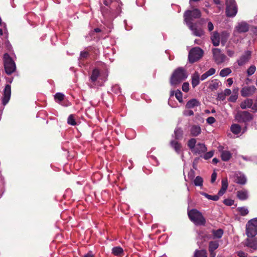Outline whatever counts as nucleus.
Listing matches in <instances>:
<instances>
[{
  "label": "nucleus",
  "instance_id": "f257e3e1",
  "mask_svg": "<svg viewBox=\"0 0 257 257\" xmlns=\"http://www.w3.org/2000/svg\"><path fill=\"white\" fill-rule=\"evenodd\" d=\"M105 6H101V14L105 20L111 21L121 13L122 3L118 0H102Z\"/></svg>",
  "mask_w": 257,
  "mask_h": 257
},
{
  "label": "nucleus",
  "instance_id": "f03ea898",
  "mask_svg": "<svg viewBox=\"0 0 257 257\" xmlns=\"http://www.w3.org/2000/svg\"><path fill=\"white\" fill-rule=\"evenodd\" d=\"M187 145L192 153L195 155H200V156L207 150V147L204 144L201 143H196V140L194 138L189 140Z\"/></svg>",
  "mask_w": 257,
  "mask_h": 257
},
{
  "label": "nucleus",
  "instance_id": "7ed1b4c3",
  "mask_svg": "<svg viewBox=\"0 0 257 257\" xmlns=\"http://www.w3.org/2000/svg\"><path fill=\"white\" fill-rule=\"evenodd\" d=\"M188 75L186 70L183 67H178L175 69L171 75L170 84L171 85H176L181 81L186 79Z\"/></svg>",
  "mask_w": 257,
  "mask_h": 257
},
{
  "label": "nucleus",
  "instance_id": "20e7f679",
  "mask_svg": "<svg viewBox=\"0 0 257 257\" xmlns=\"http://www.w3.org/2000/svg\"><path fill=\"white\" fill-rule=\"evenodd\" d=\"M188 215L190 220L196 225H204L206 223V220L201 212L196 209L188 211Z\"/></svg>",
  "mask_w": 257,
  "mask_h": 257
},
{
  "label": "nucleus",
  "instance_id": "39448f33",
  "mask_svg": "<svg viewBox=\"0 0 257 257\" xmlns=\"http://www.w3.org/2000/svg\"><path fill=\"white\" fill-rule=\"evenodd\" d=\"M4 65L6 73L11 75L16 70V65L15 61L8 53H5L3 56Z\"/></svg>",
  "mask_w": 257,
  "mask_h": 257
},
{
  "label": "nucleus",
  "instance_id": "423d86ee",
  "mask_svg": "<svg viewBox=\"0 0 257 257\" xmlns=\"http://www.w3.org/2000/svg\"><path fill=\"white\" fill-rule=\"evenodd\" d=\"M246 234L248 237H253L257 234V217L249 220L246 224Z\"/></svg>",
  "mask_w": 257,
  "mask_h": 257
},
{
  "label": "nucleus",
  "instance_id": "0eeeda50",
  "mask_svg": "<svg viewBox=\"0 0 257 257\" xmlns=\"http://www.w3.org/2000/svg\"><path fill=\"white\" fill-rule=\"evenodd\" d=\"M201 16V12L197 9H194L192 11L187 10L184 14V22L186 24L193 23L192 21L199 18Z\"/></svg>",
  "mask_w": 257,
  "mask_h": 257
},
{
  "label": "nucleus",
  "instance_id": "6e6552de",
  "mask_svg": "<svg viewBox=\"0 0 257 257\" xmlns=\"http://www.w3.org/2000/svg\"><path fill=\"white\" fill-rule=\"evenodd\" d=\"M225 12L228 17L235 16L237 12V7L235 0H226Z\"/></svg>",
  "mask_w": 257,
  "mask_h": 257
},
{
  "label": "nucleus",
  "instance_id": "1a4fd4ad",
  "mask_svg": "<svg viewBox=\"0 0 257 257\" xmlns=\"http://www.w3.org/2000/svg\"><path fill=\"white\" fill-rule=\"evenodd\" d=\"M203 51L199 47H195L190 50L188 55V60L190 63L198 61L202 56Z\"/></svg>",
  "mask_w": 257,
  "mask_h": 257
},
{
  "label": "nucleus",
  "instance_id": "9d476101",
  "mask_svg": "<svg viewBox=\"0 0 257 257\" xmlns=\"http://www.w3.org/2000/svg\"><path fill=\"white\" fill-rule=\"evenodd\" d=\"M235 119L238 122H246L252 119L251 114L246 111H237L234 116Z\"/></svg>",
  "mask_w": 257,
  "mask_h": 257
},
{
  "label": "nucleus",
  "instance_id": "9b49d317",
  "mask_svg": "<svg viewBox=\"0 0 257 257\" xmlns=\"http://www.w3.org/2000/svg\"><path fill=\"white\" fill-rule=\"evenodd\" d=\"M213 58L215 62L219 65L225 61L226 56L221 52L219 48H213L212 49Z\"/></svg>",
  "mask_w": 257,
  "mask_h": 257
},
{
  "label": "nucleus",
  "instance_id": "f8f14e48",
  "mask_svg": "<svg viewBox=\"0 0 257 257\" xmlns=\"http://www.w3.org/2000/svg\"><path fill=\"white\" fill-rule=\"evenodd\" d=\"M11 96V87L9 84H6L4 89L3 97H2V104L5 106L10 101Z\"/></svg>",
  "mask_w": 257,
  "mask_h": 257
},
{
  "label": "nucleus",
  "instance_id": "ddd939ff",
  "mask_svg": "<svg viewBox=\"0 0 257 257\" xmlns=\"http://www.w3.org/2000/svg\"><path fill=\"white\" fill-rule=\"evenodd\" d=\"M251 57V52L249 51H245L236 61L239 66H242L247 63Z\"/></svg>",
  "mask_w": 257,
  "mask_h": 257
},
{
  "label": "nucleus",
  "instance_id": "4468645a",
  "mask_svg": "<svg viewBox=\"0 0 257 257\" xmlns=\"http://www.w3.org/2000/svg\"><path fill=\"white\" fill-rule=\"evenodd\" d=\"M248 29L249 26L248 24L245 22H241L235 26L233 33L234 35H235L236 33H245L248 31Z\"/></svg>",
  "mask_w": 257,
  "mask_h": 257
},
{
  "label": "nucleus",
  "instance_id": "2eb2a0df",
  "mask_svg": "<svg viewBox=\"0 0 257 257\" xmlns=\"http://www.w3.org/2000/svg\"><path fill=\"white\" fill-rule=\"evenodd\" d=\"M256 90V88L253 85L244 86L241 90V95L243 97L251 96L255 93Z\"/></svg>",
  "mask_w": 257,
  "mask_h": 257
},
{
  "label": "nucleus",
  "instance_id": "dca6fc26",
  "mask_svg": "<svg viewBox=\"0 0 257 257\" xmlns=\"http://www.w3.org/2000/svg\"><path fill=\"white\" fill-rule=\"evenodd\" d=\"M192 34L197 37H201L204 35V32L201 28H197L196 24L193 23L186 24Z\"/></svg>",
  "mask_w": 257,
  "mask_h": 257
},
{
  "label": "nucleus",
  "instance_id": "f3484780",
  "mask_svg": "<svg viewBox=\"0 0 257 257\" xmlns=\"http://www.w3.org/2000/svg\"><path fill=\"white\" fill-rule=\"evenodd\" d=\"M244 245L251 249V251L257 249V240L255 238H247L244 242Z\"/></svg>",
  "mask_w": 257,
  "mask_h": 257
},
{
  "label": "nucleus",
  "instance_id": "a211bd4d",
  "mask_svg": "<svg viewBox=\"0 0 257 257\" xmlns=\"http://www.w3.org/2000/svg\"><path fill=\"white\" fill-rule=\"evenodd\" d=\"M235 182L239 184L244 185L246 182V178L245 175L240 172L235 174Z\"/></svg>",
  "mask_w": 257,
  "mask_h": 257
},
{
  "label": "nucleus",
  "instance_id": "6ab92c4d",
  "mask_svg": "<svg viewBox=\"0 0 257 257\" xmlns=\"http://www.w3.org/2000/svg\"><path fill=\"white\" fill-rule=\"evenodd\" d=\"M210 39L214 46H218L220 44V34L217 31L211 33Z\"/></svg>",
  "mask_w": 257,
  "mask_h": 257
},
{
  "label": "nucleus",
  "instance_id": "aec40b11",
  "mask_svg": "<svg viewBox=\"0 0 257 257\" xmlns=\"http://www.w3.org/2000/svg\"><path fill=\"white\" fill-rule=\"evenodd\" d=\"M200 83V76L197 72H194L191 76V85L193 88H195Z\"/></svg>",
  "mask_w": 257,
  "mask_h": 257
},
{
  "label": "nucleus",
  "instance_id": "412c9836",
  "mask_svg": "<svg viewBox=\"0 0 257 257\" xmlns=\"http://www.w3.org/2000/svg\"><path fill=\"white\" fill-rule=\"evenodd\" d=\"M90 54L87 51H81L80 54V56L78 58L79 61V66L80 67H82L85 65L83 61L85 59H87L88 57H89Z\"/></svg>",
  "mask_w": 257,
  "mask_h": 257
},
{
  "label": "nucleus",
  "instance_id": "4be33fe9",
  "mask_svg": "<svg viewBox=\"0 0 257 257\" xmlns=\"http://www.w3.org/2000/svg\"><path fill=\"white\" fill-rule=\"evenodd\" d=\"M229 33L226 31H224L221 32L220 34V41L222 46H224L225 45L229 37Z\"/></svg>",
  "mask_w": 257,
  "mask_h": 257
},
{
  "label": "nucleus",
  "instance_id": "5701e85b",
  "mask_svg": "<svg viewBox=\"0 0 257 257\" xmlns=\"http://www.w3.org/2000/svg\"><path fill=\"white\" fill-rule=\"evenodd\" d=\"M190 132L191 136L196 137L201 133V129L199 125H193L191 126Z\"/></svg>",
  "mask_w": 257,
  "mask_h": 257
},
{
  "label": "nucleus",
  "instance_id": "b1692460",
  "mask_svg": "<svg viewBox=\"0 0 257 257\" xmlns=\"http://www.w3.org/2000/svg\"><path fill=\"white\" fill-rule=\"evenodd\" d=\"M200 103L199 101L193 98L189 100L186 104V107L188 109L193 108L196 106L200 105Z\"/></svg>",
  "mask_w": 257,
  "mask_h": 257
},
{
  "label": "nucleus",
  "instance_id": "393cba45",
  "mask_svg": "<svg viewBox=\"0 0 257 257\" xmlns=\"http://www.w3.org/2000/svg\"><path fill=\"white\" fill-rule=\"evenodd\" d=\"M170 145L178 154L181 153L182 145L181 144L175 141H171L170 142Z\"/></svg>",
  "mask_w": 257,
  "mask_h": 257
},
{
  "label": "nucleus",
  "instance_id": "a878e982",
  "mask_svg": "<svg viewBox=\"0 0 257 257\" xmlns=\"http://www.w3.org/2000/svg\"><path fill=\"white\" fill-rule=\"evenodd\" d=\"M237 197L240 200H245L248 198V191L246 190H241L237 192Z\"/></svg>",
  "mask_w": 257,
  "mask_h": 257
},
{
  "label": "nucleus",
  "instance_id": "bb28decb",
  "mask_svg": "<svg viewBox=\"0 0 257 257\" xmlns=\"http://www.w3.org/2000/svg\"><path fill=\"white\" fill-rule=\"evenodd\" d=\"M252 100L251 99H246L243 101L241 102L240 106L242 109H245L247 108H250L252 105Z\"/></svg>",
  "mask_w": 257,
  "mask_h": 257
},
{
  "label": "nucleus",
  "instance_id": "cd10ccee",
  "mask_svg": "<svg viewBox=\"0 0 257 257\" xmlns=\"http://www.w3.org/2000/svg\"><path fill=\"white\" fill-rule=\"evenodd\" d=\"M174 95H175L176 98L180 102H183L182 93L180 90L177 89L176 91H171L170 97L174 96Z\"/></svg>",
  "mask_w": 257,
  "mask_h": 257
},
{
  "label": "nucleus",
  "instance_id": "c85d7f7f",
  "mask_svg": "<svg viewBox=\"0 0 257 257\" xmlns=\"http://www.w3.org/2000/svg\"><path fill=\"white\" fill-rule=\"evenodd\" d=\"M230 131L234 135H239L241 132V128L238 124H233L230 126Z\"/></svg>",
  "mask_w": 257,
  "mask_h": 257
},
{
  "label": "nucleus",
  "instance_id": "c756f323",
  "mask_svg": "<svg viewBox=\"0 0 257 257\" xmlns=\"http://www.w3.org/2000/svg\"><path fill=\"white\" fill-rule=\"evenodd\" d=\"M231 157V154L229 151L224 150L221 153V158L223 161H228Z\"/></svg>",
  "mask_w": 257,
  "mask_h": 257
},
{
  "label": "nucleus",
  "instance_id": "7c9ffc66",
  "mask_svg": "<svg viewBox=\"0 0 257 257\" xmlns=\"http://www.w3.org/2000/svg\"><path fill=\"white\" fill-rule=\"evenodd\" d=\"M219 246L218 241H211L209 242L208 250L209 252L214 251Z\"/></svg>",
  "mask_w": 257,
  "mask_h": 257
},
{
  "label": "nucleus",
  "instance_id": "2f4dec72",
  "mask_svg": "<svg viewBox=\"0 0 257 257\" xmlns=\"http://www.w3.org/2000/svg\"><path fill=\"white\" fill-rule=\"evenodd\" d=\"M221 85V83L217 79L211 81L209 84V88L212 90H216Z\"/></svg>",
  "mask_w": 257,
  "mask_h": 257
},
{
  "label": "nucleus",
  "instance_id": "473e14b6",
  "mask_svg": "<svg viewBox=\"0 0 257 257\" xmlns=\"http://www.w3.org/2000/svg\"><path fill=\"white\" fill-rule=\"evenodd\" d=\"M123 253V249L120 246H115L112 248V253L116 256H120Z\"/></svg>",
  "mask_w": 257,
  "mask_h": 257
},
{
  "label": "nucleus",
  "instance_id": "72a5a7b5",
  "mask_svg": "<svg viewBox=\"0 0 257 257\" xmlns=\"http://www.w3.org/2000/svg\"><path fill=\"white\" fill-rule=\"evenodd\" d=\"M99 75L100 72L99 70L96 68L93 69L90 76L91 81L93 82H95Z\"/></svg>",
  "mask_w": 257,
  "mask_h": 257
},
{
  "label": "nucleus",
  "instance_id": "f704fd0d",
  "mask_svg": "<svg viewBox=\"0 0 257 257\" xmlns=\"http://www.w3.org/2000/svg\"><path fill=\"white\" fill-rule=\"evenodd\" d=\"M207 251L205 249H196L194 253V257H207Z\"/></svg>",
  "mask_w": 257,
  "mask_h": 257
},
{
  "label": "nucleus",
  "instance_id": "c9c22d12",
  "mask_svg": "<svg viewBox=\"0 0 257 257\" xmlns=\"http://www.w3.org/2000/svg\"><path fill=\"white\" fill-rule=\"evenodd\" d=\"M212 233L213 236V238H220L222 236L223 231L221 229L212 230Z\"/></svg>",
  "mask_w": 257,
  "mask_h": 257
},
{
  "label": "nucleus",
  "instance_id": "e433bc0d",
  "mask_svg": "<svg viewBox=\"0 0 257 257\" xmlns=\"http://www.w3.org/2000/svg\"><path fill=\"white\" fill-rule=\"evenodd\" d=\"M200 194L204 197H205L206 198H207L209 200H211L213 201H217L219 199V197L218 195H210L206 193L203 192H200Z\"/></svg>",
  "mask_w": 257,
  "mask_h": 257
},
{
  "label": "nucleus",
  "instance_id": "4c0bfd02",
  "mask_svg": "<svg viewBox=\"0 0 257 257\" xmlns=\"http://www.w3.org/2000/svg\"><path fill=\"white\" fill-rule=\"evenodd\" d=\"M237 211L241 216H245L248 214L249 211L246 207H239L236 209Z\"/></svg>",
  "mask_w": 257,
  "mask_h": 257
},
{
  "label": "nucleus",
  "instance_id": "58836bf2",
  "mask_svg": "<svg viewBox=\"0 0 257 257\" xmlns=\"http://www.w3.org/2000/svg\"><path fill=\"white\" fill-rule=\"evenodd\" d=\"M231 73V70L229 68H225L222 69L219 73V75L222 77L228 76Z\"/></svg>",
  "mask_w": 257,
  "mask_h": 257
},
{
  "label": "nucleus",
  "instance_id": "ea45409f",
  "mask_svg": "<svg viewBox=\"0 0 257 257\" xmlns=\"http://www.w3.org/2000/svg\"><path fill=\"white\" fill-rule=\"evenodd\" d=\"M175 138L176 140L181 139L183 135V131L180 128H177L174 131Z\"/></svg>",
  "mask_w": 257,
  "mask_h": 257
},
{
  "label": "nucleus",
  "instance_id": "a19ab883",
  "mask_svg": "<svg viewBox=\"0 0 257 257\" xmlns=\"http://www.w3.org/2000/svg\"><path fill=\"white\" fill-rule=\"evenodd\" d=\"M64 98V94L60 93V92L56 93L54 95V99H55V101L59 103L62 101L63 100Z\"/></svg>",
  "mask_w": 257,
  "mask_h": 257
},
{
  "label": "nucleus",
  "instance_id": "79ce46f5",
  "mask_svg": "<svg viewBox=\"0 0 257 257\" xmlns=\"http://www.w3.org/2000/svg\"><path fill=\"white\" fill-rule=\"evenodd\" d=\"M194 184L196 186H202L203 185V179L200 176H197L194 180Z\"/></svg>",
  "mask_w": 257,
  "mask_h": 257
},
{
  "label": "nucleus",
  "instance_id": "37998d69",
  "mask_svg": "<svg viewBox=\"0 0 257 257\" xmlns=\"http://www.w3.org/2000/svg\"><path fill=\"white\" fill-rule=\"evenodd\" d=\"M214 154V151H210L208 152H205L204 153V154L200 156L201 157H202L205 160H208L211 158H212Z\"/></svg>",
  "mask_w": 257,
  "mask_h": 257
},
{
  "label": "nucleus",
  "instance_id": "c03bdc74",
  "mask_svg": "<svg viewBox=\"0 0 257 257\" xmlns=\"http://www.w3.org/2000/svg\"><path fill=\"white\" fill-rule=\"evenodd\" d=\"M256 71V67L255 66L252 65H251L247 70L246 73L247 74V76H249L252 75L254 73V72Z\"/></svg>",
  "mask_w": 257,
  "mask_h": 257
},
{
  "label": "nucleus",
  "instance_id": "a18cd8bd",
  "mask_svg": "<svg viewBox=\"0 0 257 257\" xmlns=\"http://www.w3.org/2000/svg\"><path fill=\"white\" fill-rule=\"evenodd\" d=\"M67 122L69 124L71 125H75L76 124V122L73 114H71L68 116Z\"/></svg>",
  "mask_w": 257,
  "mask_h": 257
},
{
  "label": "nucleus",
  "instance_id": "49530a36",
  "mask_svg": "<svg viewBox=\"0 0 257 257\" xmlns=\"http://www.w3.org/2000/svg\"><path fill=\"white\" fill-rule=\"evenodd\" d=\"M238 98V94H236V92H232L231 95L229 97L228 100L231 102H235Z\"/></svg>",
  "mask_w": 257,
  "mask_h": 257
},
{
  "label": "nucleus",
  "instance_id": "de8ad7c7",
  "mask_svg": "<svg viewBox=\"0 0 257 257\" xmlns=\"http://www.w3.org/2000/svg\"><path fill=\"white\" fill-rule=\"evenodd\" d=\"M223 203L227 206H232L234 203V201L231 199H225L223 200Z\"/></svg>",
  "mask_w": 257,
  "mask_h": 257
},
{
  "label": "nucleus",
  "instance_id": "09e8293b",
  "mask_svg": "<svg viewBox=\"0 0 257 257\" xmlns=\"http://www.w3.org/2000/svg\"><path fill=\"white\" fill-rule=\"evenodd\" d=\"M228 187V182L227 179H223L221 181V188L227 190Z\"/></svg>",
  "mask_w": 257,
  "mask_h": 257
},
{
  "label": "nucleus",
  "instance_id": "8fccbe9b",
  "mask_svg": "<svg viewBox=\"0 0 257 257\" xmlns=\"http://www.w3.org/2000/svg\"><path fill=\"white\" fill-rule=\"evenodd\" d=\"M226 96L224 94V93L221 92L220 93H218L217 96V100L219 101H224L225 99Z\"/></svg>",
  "mask_w": 257,
  "mask_h": 257
},
{
  "label": "nucleus",
  "instance_id": "3c124183",
  "mask_svg": "<svg viewBox=\"0 0 257 257\" xmlns=\"http://www.w3.org/2000/svg\"><path fill=\"white\" fill-rule=\"evenodd\" d=\"M189 84L188 82H184L182 86V89L183 91L187 92L189 90Z\"/></svg>",
  "mask_w": 257,
  "mask_h": 257
},
{
  "label": "nucleus",
  "instance_id": "603ef678",
  "mask_svg": "<svg viewBox=\"0 0 257 257\" xmlns=\"http://www.w3.org/2000/svg\"><path fill=\"white\" fill-rule=\"evenodd\" d=\"M195 175V171L193 170H190L188 173V177L190 180H193Z\"/></svg>",
  "mask_w": 257,
  "mask_h": 257
},
{
  "label": "nucleus",
  "instance_id": "864d4df0",
  "mask_svg": "<svg viewBox=\"0 0 257 257\" xmlns=\"http://www.w3.org/2000/svg\"><path fill=\"white\" fill-rule=\"evenodd\" d=\"M215 69L213 68H210L206 72V73L209 76H210L213 75L215 73Z\"/></svg>",
  "mask_w": 257,
  "mask_h": 257
},
{
  "label": "nucleus",
  "instance_id": "5fc2aeb1",
  "mask_svg": "<svg viewBox=\"0 0 257 257\" xmlns=\"http://www.w3.org/2000/svg\"><path fill=\"white\" fill-rule=\"evenodd\" d=\"M215 121V119L212 116H209L206 119V122L209 124H212Z\"/></svg>",
  "mask_w": 257,
  "mask_h": 257
},
{
  "label": "nucleus",
  "instance_id": "6e6d98bb",
  "mask_svg": "<svg viewBox=\"0 0 257 257\" xmlns=\"http://www.w3.org/2000/svg\"><path fill=\"white\" fill-rule=\"evenodd\" d=\"M183 114L185 116H191L194 114V112L192 110H185L183 112Z\"/></svg>",
  "mask_w": 257,
  "mask_h": 257
},
{
  "label": "nucleus",
  "instance_id": "4d7b16f0",
  "mask_svg": "<svg viewBox=\"0 0 257 257\" xmlns=\"http://www.w3.org/2000/svg\"><path fill=\"white\" fill-rule=\"evenodd\" d=\"M247 253L242 251H239L237 252V255L238 257H246L247 256Z\"/></svg>",
  "mask_w": 257,
  "mask_h": 257
},
{
  "label": "nucleus",
  "instance_id": "13d9d810",
  "mask_svg": "<svg viewBox=\"0 0 257 257\" xmlns=\"http://www.w3.org/2000/svg\"><path fill=\"white\" fill-rule=\"evenodd\" d=\"M208 30L209 32L212 31L214 29V26L212 22H209L207 25Z\"/></svg>",
  "mask_w": 257,
  "mask_h": 257
},
{
  "label": "nucleus",
  "instance_id": "bf43d9fd",
  "mask_svg": "<svg viewBox=\"0 0 257 257\" xmlns=\"http://www.w3.org/2000/svg\"><path fill=\"white\" fill-rule=\"evenodd\" d=\"M225 96H229L231 94V91L230 89L226 88L222 92Z\"/></svg>",
  "mask_w": 257,
  "mask_h": 257
},
{
  "label": "nucleus",
  "instance_id": "052dcab7",
  "mask_svg": "<svg viewBox=\"0 0 257 257\" xmlns=\"http://www.w3.org/2000/svg\"><path fill=\"white\" fill-rule=\"evenodd\" d=\"M217 174L215 172H213L211 175V182L214 183L216 179Z\"/></svg>",
  "mask_w": 257,
  "mask_h": 257
},
{
  "label": "nucleus",
  "instance_id": "680f3d73",
  "mask_svg": "<svg viewBox=\"0 0 257 257\" xmlns=\"http://www.w3.org/2000/svg\"><path fill=\"white\" fill-rule=\"evenodd\" d=\"M226 190L223 189L221 188V189L219 190V191L218 192V197L222 196L225 192Z\"/></svg>",
  "mask_w": 257,
  "mask_h": 257
},
{
  "label": "nucleus",
  "instance_id": "e2e57ef3",
  "mask_svg": "<svg viewBox=\"0 0 257 257\" xmlns=\"http://www.w3.org/2000/svg\"><path fill=\"white\" fill-rule=\"evenodd\" d=\"M83 257H94V255L91 251H89L87 253L85 254Z\"/></svg>",
  "mask_w": 257,
  "mask_h": 257
},
{
  "label": "nucleus",
  "instance_id": "0e129e2a",
  "mask_svg": "<svg viewBox=\"0 0 257 257\" xmlns=\"http://www.w3.org/2000/svg\"><path fill=\"white\" fill-rule=\"evenodd\" d=\"M234 51H232V50H227V54L228 55V56L229 57H232L234 55Z\"/></svg>",
  "mask_w": 257,
  "mask_h": 257
},
{
  "label": "nucleus",
  "instance_id": "69168bd1",
  "mask_svg": "<svg viewBox=\"0 0 257 257\" xmlns=\"http://www.w3.org/2000/svg\"><path fill=\"white\" fill-rule=\"evenodd\" d=\"M227 82L228 86H230L233 84V79L232 78H228L227 80Z\"/></svg>",
  "mask_w": 257,
  "mask_h": 257
},
{
  "label": "nucleus",
  "instance_id": "338daca9",
  "mask_svg": "<svg viewBox=\"0 0 257 257\" xmlns=\"http://www.w3.org/2000/svg\"><path fill=\"white\" fill-rule=\"evenodd\" d=\"M208 77V76L207 75V74L205 73H203L201 76V77H200V80L203 81V80H204L205 79H206Z\"/></svg>",
  "mask_w": 257,
  "mask_h": 257
},
{
  "label": "nucleus",
  "instance_id": "774afa93",
  "mask_svg": "<svg viewBox=\"0 0 257 257\" xmlns=\"http://www.w3.org/2000/svg\"><path fill=\"white\" fill-rule=\"evenodd\" d=\"M251 108L253 110L255 111H257V102H255L253 104H252L251 106Z\"/></svg>",
  "mask_w": 257,
  "mask_h": 257
}]
</instances>
